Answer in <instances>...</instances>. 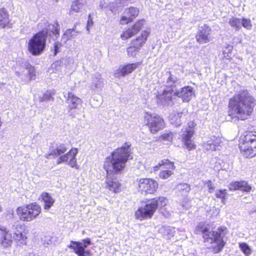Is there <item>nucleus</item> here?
I'll return each instance as SVG.
<instances>
[{
	"label": "nucleus",
	"mask_w": 256,
	"mask_h": 256,
	"mask_svg": "<svg viewBox=\"0 0 256 256\" xmlns=\"http://www.w3.org/2000/svg\"><path fill=\"white\" fill-rule=\"evenodd\" d=\"M130 142H125L121 148L112 152L111 155L106 157L104 161V168L107 172V187L114 192H119L120 184L112 178L111 176L122 170L128 160L132 158L130 153Z\"/></svg>",
	"instance_id": "nucleus-1"
},
{
	"label": "nucleus",
	"mask_w": 256,
	"mask_h": 256,
	"mask_svg": "<svg viewBox=\"0 0 256 256\" xmlns=\"http://www.w3.org/2000/svg\"><path fill=\"white\" fill-rule=\"evenodd\" d=\"M256 104V100L246 90L237 92L230 99L228 113L234 120H245L250 116Z\"/></svg>",
	"instance_id": "nucleus-2"
},
{
	"label": "nucleus",
	"mask_w": 256,
	"mask_h": 256,
	"mask_svg": "<svg viewBox=\"0 0 256 256\" xmlns=\"http://www.w3.org/2000/svg\"><path fill=\"white\" fill-rule=\"evenodd\" d=\"M46 26L29 40L28 50L34 56H38L42 52L46 46V38L50 37L55 40L60 36V25L57 22L54 24H48Z\"/></svg>",
	"instance_id": "nucleus-3"
},
{
	"label": "nucleus",
	"mask_w": 256,
	"mask_h": 256,
	"mask_svg": "<svg viewBox=\"0 0 256 256\" xmlns=\"http://www.w3.org/2000/svg\"><path fill=\"white\" fill-rule=\"evenodd\" d=\"M68 144L66 143H57L52 146L49 149V152L44 156L48 159L58 158L56 164H59L62 162H66L72 168L78 169L76 165V155L78 150L76 148H71L68 152Z\"/></svg>",
	"instance_id": "nucleus-4"
},
{
	"label": "nucleus",
	"mask_w": 256,
	"mask_h": 256,
	"mask_svg": "<svg viewBox=\"0 0 256 256\" xmlns=\"http://www.w3.org/2000/svg\"><path fill=\"white\" fill-rule=\"evenodd\" d=\"M225 227L220 228L217 231H210V228L203 222L200 223L196 228V234H202L204 242L216 243L217 247L214 248L216 252H219L225 246L223 238L226 234Z\"/></svg>",
	"instance_id": "nucleus-5"
},
{
	"label": "nucleus",
	"mask_w": 256,
	"mask_h": 256,
	"mask_svg": "<svg viewBox=\"0 0 256 256\" xmlns=\"http://www.w3.org/2000/svg\"><path fill=\"white\" fill-rule=\"evenodd\" d=\"M163 77V82L166 88L156 96L157 104L163 106H172L174 104L172 94L174 92V88L177 85L180 84V82L170 72H167Z\"/></svg>",
	"instance_id": "nucleus-6"
},
{
	"label": "nucleus",
	"mask_w": 256,
	"mask_h": 256,
	"mask_svg": "<svg viewBox=\"0 0 256 256\" xmlns=\"http://www.w3.org/2000/svg\"><path fill=\"white\" fill-rule=\"evenodd\" d=\"M168 200L163 196L147 200L135 213L136 218L143 220L152 218L158 208H162L166 205Z\"/></svg>",
	"instance_id": "nucleus-7"
},
{
	"label": "nucleus",
	"mask_w": 256,
	"mask_h": 256,
	"mask_svg": "<svg viewBox=\"0 0 256 256\" xmlns=\"http://www.w3.org/2000/svg\"><path fill=\"white\" fill-rule=\"evenodd\" d=\"M240 144L241 152L246 157L256 155V132H249L242 138Z\"/></svg>",
	"instance_id": "nucleus-8"
},
{
	"label": "nucleus",
	"mask_w": 256,
	"mask_h": 256,
	"mask_svg": "<svg viewBox=\"0 0 256 256\" xmlns=\"http://www.w3.org/2000/svg\"><path fill=\"white\" fill-rule=\"evenodd\" d=\"M20 220L30 222L36 218L41 212V207L36 203L20 206L16 210Z\"/></svg>",
	"instance_id": "nucleus-9"
},
{
	"label": "nucleus",
	"mask_w": 256,
	"mask_h": 256,
	"mask_svg": "<svg viewBox=\"0 0 256 256\" xmlns=\"http://www.w3.org/2000/svg\"><path fill=\"white\" fill-rule=\"evenodd\" d=\"M146 124L152 134H156L164 127V120L157 114L146 112L144 116Z\"/></svg>",
	"instance_id": "nucleus-10"
},
{
	"label": "nucleus",
	"mask_w": 256,
	"mask_h": 256,
	"mask_svg": "<svg viewBox=\"0 0 256 256\" xmlns=\"http://www.w3.org/2000/svg\"><path fill=\"white\" fill-rule=\"evenodd\" d=\"M22 66V70L16 71V74L23 82L27 83L30 80L35 79L36 72L34 66L27 62H24Z\"/></svg>",
	"instance_id": "nucleus-11"
},
{
	"label": "nucleus",
	"mask_w": 256,
	"mask_h": 256,
	"mask_svg": "<svg viewBox=\"0 0 256 256\" xmlns=\"http://www.w3.org/2000/svg\"><path fill=\"white\" fill-rule=\"evenodd\" d=\"M158 187V182L151 178H140L138 180V190L141 192L154 194Z\"/></svg>",
	"instance_id": "nucleus-12"
},
{
	"label": "nucleus",
	"mask_w": 256,
	"mask_h": 256,
	"mask_svg": "<svg viewBox=\"0 0 256 256\" xmlns=\"http://www.w3.org/2000/svg\"><path fill=\"white\" fill-rule=\"evenodd\" d=\"M194 124L193 122H189L188 127L185 128L182 134V142L189 150L195 148V145L192 140V138L194 134Z\"/></svg>",
	"instance_id": "nucleus-13"
},
{
	"label": "nucleus",
	"mask_w": 256,
	"mask_h": 256,
	"mask_svg": "<svg viewBox=\"0 0 256 256\" xmlns=\"http://www.w3.org/2000/svg\"><path fill=\"white\" fill-rule=\"evenodd\" d=\"M64 98H66V103L68 104V110L69 115L74 117V114H73L72 110L76 109L78 108L79 105H81L82 103V100L81 98L76 96L72 92H68L67 96L64 95Z\"/></svg>",
	"instance_id": "nucleus-14"
},
{
	"label": "nucleus",
	"mask_w": 256,
	"mask_h": 256,
	"mask_svg": "<svg viewBox=\"0 0 256 256\" xmlns=\"http://www.w3.org/2000/svg\"><path fill=\"white\" fill-rule=\"evenodd\" d=\"M88 246V245H86L82 242L74 240H71L70 244L68 246V248L72 249L78 256H90V250H86Z\"/></svg>",
	"instance_id": "nucleus-15"
},
{
	"label": "nucleus",
	"mask_w": 256,
	"mask_h": 256,
	"mask_svg": "<svg viewBox=\"0 0 256 256\" xmlns=\"http://www.w3.org/2000/svg\"><path fill=\"white\" fill-rule=\"evenodd\" d=\"M145 24V20L144 19L138 20L131 28L124 32L121 34V38L123 40L129 38L137 34L143 27Z\"/></svg>",
	"instance_id": "nucleus-16"
},
{
	"label": "nucleus",
	"mask_w": 256,
	"mask_h": 256,
	"mask_svg": "<svg viewBox=\"0 0 256 256\" xmlns=\"http://www.w3.org/2000/svg\"><path fill=\"white\" fill-rule=\"evenodd\" d=\"M194 94V90L190 86H184L179 90H174V95L181 98L184 102H188Z\"/></svg>",
	"instance_id": "nucleus-17"
},
{
	"label": "nucleus",
	"mask_w": 256,
	"mask_h": 256,
	"mask_svg": "<svg viewBox=\"0 0 256 256\" xmlns=\"http://www.w3.org/2000/svg\"><path fill=\"white\" fill-rule=\"evenodd\" d=\"M12 238L10 232L7 228L0 225V244L4 248L12 246Z\"/></svg>",
	"instance_id": "nucleus-18"
},
{
	"label": "nucleus",
	"mask_w": 256,
	"mask_h": 256,
	"mask_svg": "<svg viewBox=\"0 0 256 256\" xmlns=\"http://www.w3.org/2000/svg\"><path fill=\"white\" fill-rule=\"evenodd\" d=\"M210 30V28L206 24L201 26L196 36L197 42L200 44L209 42L210 40L209 36Z\"/></svg>",
	"instance_id": "nucleus-19"
},
{
	"label": "nucleus",
	"mask_w": 256,
	"mask_h": 256,
	"mask_svg": "<svg viewBox=\"0 0 256 256\" xmlns=\"http://www.w3.org/2000/svg\"><path fill=\"white\" fill-rule=\"evenodd\" d=\"M104 85V79L98 73L92 76V82L90 85L91 90L97 91L102 90Z\"/></svg>",
	"instance_id": "nucleus-20"
},
{
	"label": "nucleus",
	"mask_w": 256,
	"mask_h": 256,
	"mask_svg": "<svg viewBox=\"0 0 256 256\" xmlns=\"http://www.w3.org/2000/svg\"><path fill=\"white\" fill-rule=\"evenodd\" d=\"M188 114L187 111H183L181 112H173L170 116V123L175 126H180L183 120L184 119Z\"/></svg>",
	"instance_id": "nucleus-21"
},
{
	"label": "nucleus",
	"mask_w": 256,
	"mask_h": 256,
	"mask_svg": "<svg viewBox=\"0 0 256 256\" xmlns=\"http://www.w3.org/2000/svg\"><path fill=\"white\" fill-rule=\"evenodd\" d=\"M221 142L220 138L214 136H212L204 144L203 146L206 150H216Z\"/></svg>",
	"instance_id": "nucleus-22"
},
{
	"label": "nucleus",
	"mask_w": 256,
	"mask_h": 256,
	"mask_svg": "<svg viewBox=\"0 0 256 256\" xmlns=\"http://www.w3.org/2000/svg\"><path fill=\"white\" fill-rule=\"evenodd\" d=\"M136 64H130L124 66L118 69L114 73V76L116 78L124 76L126 74L131 73L137 68Z\"/></svg>",
	"instance_id": "nucleus-23"
},
{
	"label": "nucleus",
	"mask_w": 256,
	"mask_h": 256,
	"mask_svg": "<svg viewBox=\"0 0 256 256\" xmlns=\"http://www.w3.org/2000/svg\"><path fill=\"white\" fill-rule=\"evenodd\" d=\"M228 188L230 191L240 190L248 192L250 190L252 187L249 186L246 182H235L228 185Z\"/></svg>",
	"instance_id": "nucleus-24"
},
{
	"label": "nucleus",
	"mask_w": 256,
	"mask_h": 256,
	"mask_svg": "<svg viewBox=\"0 0 256 256\" xmlns=\"http://www.w3.org/2000/svg\"><path fill=\"white\" fill-rule=\"evenodd\" d=\"M150 33L149 30H142L140 36L132 40V44H134L140 49L146 42Z\"/></svg>",
	"instance_id": "nucleus-25"
},
{
	"label": "nucleus",
	"mask_w": 256,
	"mask_h": 256,
	"mask_svg": "<svg viewBox=\"0 0 256 256\" xmlns=\"http://www.w3.org/2000/svg\"><path fill=\"white\" fill-rule=\"evenodd\" d=\"M41 198L44 203V208L49 210L54 202V200L51 196L49 193L42 192L41 194Z\"/></svg>",
	"instance_id": "nucleus-26"
},
{
	"label": "nucleus",
	"mask_w": 256,
	"mask_h": 256,
	"mask_svg": "<svg viewBox=\"0 0 256 256\" xmlns=\"http://www.w3.org/2000/svg\"><path fill=\"white\" fill-rule=\"evenodd\" d=\"M129 0H116L114 4L110 6V10L114 14H116V10H118L123 6L128 4Z\"/></svg>",
	"instance_id": "nucleus-27"
},
{
	"label": "nucleus",
	"mask_w": 256,
	"mask_h": 256,
	"mask_svg": "<svg viewBox=\"0 0 256 256\" xmlns=\"http://www.w3.org/2000/svg\"><path fill=\"white\" fill-rule=\"evenodd\" d=\"M160 232L168 238L173 236L175 234L174 228L167 226H162L160 228Z\"/></svg>",
	"instance_id": "nucleus-28"
},
{
	"label": "nucleus",
	"mask_w": 256,
	"mask_h": 256,
	"mask_svg": "<svg viewBox=\"0 0 256 256\" xmlns=\"http://www.w3.org/2000/svg\"><path fill=\"white\" fill-rule=\"evenodd\" d=\"M162 166H164V168L167 169L175 168V166H174L173 162H170L169 160L167 159H164L162 160L161 162H159L158 165H156V166H154V171L158 170L159 169V168Z\"/></svg>",
	"instance_id": "nucleus-29"
},
{
	"label": "nucleus",
	"mask_w": 256,
	"mask_h": 256,
	"mask_svg": "<svg viewBox=\"0 0 256 256\" xmlns=\"http://www.w3.org/2000/svg\"><path fill=\"white\" fill-rule=\"evenodd\" d=\"M176 190L179 192L182 193V195L186 196L190 192V185L186 183H180L176 186Z\"/></svg>",
	"instance_id": "nucleus-30"
},
{
	"label": "nucleus",
	"mask_w": 256,
	"mask_h": 256,
	"mask_svg": "<svg viewBox=\"0 0 256 256\" xmlns=\"http://www.w3.org/2000/svg\"><path fill=\"white\" fill-rule=\"evenodd\" d=\"M77 32H74V28L68 29L62 36V40L64 42L70 40L71 38L76 36Z\"/></svg>",
	"instance_id": "nucleus-31"
},
{
	"label": "nucleus",
	"mask_w": 256,
	"mask_h": 256,
	"mask_svg": "<svg viewBox=\"0 0 256 256\" xmlns=\"http://www.w3.org/2000/svg\"><path fill=\"white\" fill-rule=\"evenodd\" d=\"M54 94L53 92L47 90L44 92L42 96L39 98L40 102H50L54 100L52 96Z\"/></svg>",
	"instance_id": "nucleus-32"
},
{
	"label": "nucleus",
	"mask_w": 256,
	"mask_h": 256,
	"mask_svg": "<svg viewBox=\"0 0 256 256\" xmlns=\"http://www.w3.org/2000/svg\"><path fill=\"white\" fill-rule=\"evenodd\" d=\"M239 247L241 250L246 255L249 256L252 253V250L248 245L244 242L240 243Z\"/></svg>",
	"instance_id": "nucleus-33"
},
{
	"label": "nucleus",
	"mask_w": 256,
	"mask_h": 256,
	"mask_svg": "<svg viewBox=\"0 0 256 256\" xmlns=\"http://www.w3.org/2000/svg\"><path fill=\"white\" fill-rule=\"evenodd\" d=\"M229 23L230 25L236 28V30H239L241 28L240 20L236 18L232 17L230 20Z\"/></svg>",
	"instance_id": "nucleus-34"
},
{
	"label": "nucleus",
	"mask_w": 256,
	"mask_h": 256,
	"mask_svg": "<svg viewBox=\"0 0 256 256\" xmlns=\"http://www.w3.org/2000/svg\"><path fill=\"white\" fill-rule=\"evenodd\" d=\"M84 6L83 4L74 0L71 5L70 10L71 11L78 12L82 10Z\"/></svg>",
	"instance_id": "nucleus-35"
},
{
	"label": "nucleus",
	"mask_w": 256,
	"mask_h": 256,
	"mask_svg": "<svg viewBox=\"0 0 256 256\" xmlns=\"http://www.w3.org/2000/svg\"><path fill=\"white\" fill-rule=\"evenodd\" d=\"M125 14L128 16H138L139 14V9L135 7H130L125 10Z\"/></svg>",
	"instance_id": "nucleus-36"
},
{
	"label": "nucleus",
	"mask_w": 256,
	"mask_h": 256,
	"mask_svg": "<svg viewBox=\"0 0 256 256\" xmlns=\"http://www.w3.org/2000/svg\"><path fill=\"white\" fill-rule=\"evenodd\" d=\"M227 194L226 190H219L216 191V196L217 198H220L222 199V202L223 204H224V200H226V197Z\"/></svg>",
	"instance_id": "nucleus-37"
},
{
	"label": "nucleus",
	"mask_w": 256,
	"mask_h": 256,
	"mask_svg": "<svg viewBox=\"0 0 256 256\" xmlns=\"http://www.w3.org/2000/svg\"><path fill=\"white\" fill-rule=\"evenodd\" d=\"M172 169L162 170L159 174V176L160 178L166 180L170 176L173 172L171 170Z\"/></svg>",
	"instance_id": "nucleus-38"
},
{
	"label": "nucleus",
	"mask_w": 256,
	"mask_h": 256,
	"mask_svg": "<svg viewBox=\"0 0 256 256\" xmlns=\"http://www.w3.org/2000/svg\"><path fill=\"white\" fill-rule=\"evenodd\" d=\"M139 48L134 44H132V46H129L127 48L128 54L130 56H135L139 50Z\"/></svg>",
	"instance_id": "nucleus-39"
},
{
	"label": "nucleus",
	"mask_w": 256,
	"mask_h": 256,
	"mask_svg": "<svg viewBox=\"0 0 256 256\" xmlns=\"http://www.w3.org/2000/svg\"><path fill=\"white\" fill-rule=\"evenodd\" d=\"M9 17H0V28H4L6 26H10Z\"/></svg>",
	"instance_id": "nucleus-40"
},
{
	"label": "nucleus",
	"mask_w": 256,
	"mask_h": 256,
	"mask_svg": "<svg viewBox=\"0 0 256 256\" xmlns=\"http://www.w3.org/2000/svg\"><path fill=\"white\" fill-rule=\"evenodd\" d=\"M174 136V132H170L168 133H164L162 135L161 138L162 140L171 142Z\"/></svg>",
	"instance_id": "nucleus-41"
},
{
	"label": "nucleus",
	"mask_w": 256,
	"mask_h": 256,
	"mask_svg": "<svg viewBox=\"0 0 256 256\" xmlns=\"http://www.w3.org/2000/svg\"><path fill=\"white\" fill-rule=\"evenodd\" d=\"M133 21V18L132 17H122L120 20V24H128Z\"/></svg>",
	"instance_id": "nucleus-42"
},
{
	"label": "nucleus",
	"mask_w": 256,
	"mask_h": 256,
	"mask_svg": "<svg viewBox=\"0 0 256 256\" xmlns=\"http://www.w3.org/2000/svg\"><path fill=\"white\" fill-rule=\"evenodd\" d=\"M242 25L244 27L247 29H250L252 28V24L250 20L246 18H243L242 20Z\"/></svg>",
	"instance_id": "nucleus-43"
},
{
	"label": "nucleus",
	"mask_w": 256,
	"mask_h": 256,
	"mask_svg": "<svg viewBox=\"0 0 256 256\" xmlns=\"http://www.w3.org/2000/svg\"><path fill=\"white\" fill-rule=\"evenodd\" d=\"M62 46V44L58 42H56L54 46V55L56 56L59 52V49Z\"/></svg>",
	"instance_id": "nucleus-44"
},
{
	"label": "nucleus",
	"mask_w": 256,
	"mask_h": 256,
	"mask_svg": "<svg viewBox=\"0 0 256 256\" xmlns=\"http://www.w3.org/2000/svg\"><path fill=\"white\" fill-rule=\"evenodd\" d=\"M14 236L15 237L14 238L16 240H20L23 238L24 235H23L22 233V232L18 230L16 232H15Z\"/></svg>",
	"instance_id": "nucleus-45"
},
{
	"label": "nucleus",
	"mask_w": 256,
	"mask_h": 256,
	"mask_svg": "<svg viewBox=\"0 0 256 256\" xmlns=\"http://www.w3.org/2000/svg\"><path fill=\"white\" fill-rule=\"evenodd\" d=\"M93 21L91 18V17H88V19L87 22L86 30L89 32L90 28L93 26Z\"/></svg>",
	"instance_id": "nucleus-46"
},
{
	"label": "nucleus",
	"mask_w": 256,
	"mask_h": 256,
	"mask_svg": "<svg viewBox=\"0 0 256 256\" xmlns=\"http://www.w3.org/2000/svg\"><path fill=\"white\" fill-rule=\"evenodd\" d=\"M208 188L209 192H210V193L212 192L214 190V187L212 186L210 181L208 183Z\"/></svg>",
	"instance_id": "nucleus-47"
},
{
	"label": "nucleus",
	"mask_w": 256,
	"mask_h": 256,
	"mask_svg": "<svg viewBox=\"0 0 256 256\" xmlns=\"http://www.w3.org/2000/svg\"><path fill=\"white\" fill-rule=\"evenodd\" d=\"M81 242H82L83 243L86 244V245H88V246H89L91 244V240H90V238H86V239H84V240H82V241Z\"/></svg>",
	"instance_id": "nucleus-48"
},
{
	"label": "nucleus",
	"mask_w": 256,
	"mask_h": 256,
	"mask_svg": "<svg viewBox=\"0 0 256 256\" xmlns=\"http://www.w3.org/2000/svg\"><path fill=\"white\" fill-rule=\"evenodd\" d=\"M60 61H56L52 64V68H56L58 66H60Z\"/></svg>",
	"instance_id": "nucleus-49"
},
{
	"label": "nucleus",
	"mask_w": 256,
	"mask_h": 256,
	"mask_svg": "<svg viewBox=\"0 0 256 256\" xmlns=\"http://www.w3.org/2000/svg\"><path fill=\"white\" fill-rule=\"evenodd\" d=\"M6 14V12L4 8L0 9V16H4Z\"/></svg>",
	"instance_id": "nucleus-50"
},
{
	"label": "nucleus",
	"mask_w": 256,
	"mask_h": 256,
	"mask_svg": "<svg viewBox=\"0 0 256 256\" xmlns=\"http://www.w3.org/2000/svg\"><path fill=\"white\" fill-rule=\"evenodd\" d=\"M76 2H79L84 6L86 3L87 0H74Z\"/></svg>",
	"instance_id": "nucleus-51"
},
{
	"label": "nucleus",
	"mask_w": 256,
	"mask_h": 256,
	"mask_svg": "<svg viewBox=\"0 0 256 256\" xmlns=\"http://www.w3.org/2000/svg\"><path fill=\"white\" fill-rule=\"evenodd\" d=\"M104 0H100V6L102 8H105V6H104Z\"/></svg>",
	"instance_id": "nucleus-52"
},
{
	"label": "nucleus",
	"mask_w": 256,
	"mask_h": 256,
	"mask_svg": "<svg viewBox=\"0 0 256 256\" xmlns=\"http://www.w3.org/2000/svg\"><path fill=\"white\" fill-rule=\"evenodd\" d=\"M28 256H38L35 255L33 253H30V254H28Z\"/></svg>",
	"instance_id": "nucleus-53"
},
{
	"label": "nucleus",
	"mask_w": 256,
	"mask_h": 256,
	"mask_svg": "<svg viewBox=\"0 0 256 256\" xmlns=\"http://www.w3.org/2000/svg\"><path fill=\"white\" fill-rule=\"evenodd\" d=\"M254 212H256V210H255Z\"/></svg>",
	"instance_id": "nucleus-54"
}]
</instances>
